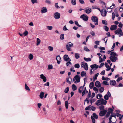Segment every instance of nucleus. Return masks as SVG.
I'll return each mask as SVG.
<instances>
[{"label": "nucleus", "instance_id": "obj_1", "mask_svg": "<svg viewBox=\"0 0 123 123\" xmlns=\"http://www.w3.org/2000/svg\"><path fill=\"white\" fill-rule=\"evenodd\" d=\"M85 86L84 85L83 86H82L78 88V92L79 93H82V96H83L85 94L86 92L87 93L88 92V91L86 90V87H84V88Z\"/></svg>", "mask_w": 123, "mask_h": 123}, {"label": "nucleus", "instance_id": "obj_2", "mask_svg": "<svg viewBox=\"0 0 123 123\" xmlns=\"http://www.w3.org/2000/svg\"><path fill=\"white\" fill-rule=\"evenodd\" d=\"M98 65H97L96 64H95L91 65H90L91 69L90 70V74H92L94 70H97L98 68Z\"/></svg>", "mask_w": 123, "mask_h": 123}, {"label": "nucleus", "instance_id": "obj_3", "mask_svg": "<svg viewBox=\"0 0 123 123\" xmlns=\"http://www.w3.org/2000/svg\"><path fill=\"white\" fill-rule=\"evenodd\" d=\"M81 77L78 74L75 75L73 81L74 83H78L80 81Z\"/></svg>", "mask_w": 123, "mask_h": 123}, {"label": "nucleus", "instance_id": "obj_4", "mask_svg": "<svg viewBox=\"0 0 123 123\" xmlns=\"http://www.w3.org/2000/svg\"><path fill=\"white\" fill-rule=\"evenodd\" d=\"M115 34L119 35V37L123 36V33H122V31L120 28H118L115 32Z\"/></svg>", "mask_w": 123, "mask_h": 123}, {"label": "nucleus", "instance_id": "obj_5", "mask_svg": "<svg viewBox=\"0 0 123 123\" xmlns=\"http://www.w3.org/2000/svg\"><path fill=\"white\" fill-rule=\"evenodd\" d=\"M81 66L82 68H84L85 70H87L88 69L87 64L84 62L81 63Z\"/></svg>", "mask_w": 123, "mask_h": 123}, {"label": "nucleus", "instance_id": "obj_6", "mask_svg": "<svg viewBox=\"0 0 123 123\" xmlns=\"http://www.w3.org/2000/svg\"><path fill=\"white\" fill-rule=\"evenodd\" d=\"M91 118L93 123H95V118L97 119L98 118V117L96 113H93L92 114V115L91 116Z\"/></svg>", "mask_w": 123, "mask_h": 123}, {"label": "nucleus", "instance_id": "obj_7", "mask_svg": "<svg viewBox=\"0 0 123 123\" xmlns=\"http://www.w3.org/2000/svg\"><path fill=\"white\" fill-rule=\"evenodd\" d=\"M91 19L92 22H94L95 25H98V18L96 16H92L91 18Z\"/></svg>", "mask_w": 123, "mask_h": 123}, {"label": "nucleus", "instance_id": "obj_8", "mask_svg": "<svg viewBox=\"0 0 123 123\" xmlns=\"http://www.w3.org/2000/svg\"><path fill=\"white\" fill-rule=\"evenodd\" d=\"M73 43L71 42H69L68 43V44L66 45V47L67 50L68 51H72V49L70 48V47L73 46Z\"/></svg>", "mask_w": 123, "mask_h": 123}, {"label": "nucleus", "instance_id": "obj_9", "mask_svg": "<svg viewBox=\"0 0 123 123\" xmlns=\"http://www.w3.org/2000/svg\"><path fill=\"white\" fill-rule=\"evenodd\" d=\"M80 18L84 21H87L88 19V17L86 15L84 14L81 16Z\"/></svg>", "mask_w": 123, "mask_h": 123}, {"label": "nucleus", "instance_id": "obj_10", "mask_svg": "<svg viewBox=\"0 0 123 123\" xmlns=\"http://www.w3.org/2000/svg\"><path fill=\"white\" fill-rule=\"evenodd\" d=\"M60 15L59 13L56 12L54 13V18L57 19H58L60 18Z\"/></svg>", "mask_w": 123, "mask_h": 123}, {"label": "nucleus", "instance_id": "obj_11", "mask_svg": "<svg viewBox=\"0 0 123 123\" xmlns=\"http://www.w3.org/2000/svg\"><path fill=\"white\" fill-rule=\"evenodd\" d=\"M64 59L65 61L70 62L71 61L70 59L67 55H65L63 56Z\"/></svg>", "mask_w": 123, "mask_h": 123}, {"label": "nucleus", "instance_id": "obj_12", "mask_svg": "<svg viewBox=\"0 0 123 123\" xmlns=\"http://www.w3.org/2000/svg\"><path fill=\"white\" fill-rule=\"evenodd\" d=\"M111 94L109 91L107 92V94L105 95L104 96V98L105 100H108L109 99V97H111Z\"/></svg>", "mask_w": 123, "mask_h": 123}, {"label": "nucleus", "instance_id": "obj_13", "mask_svg": "<svg viewBox=\"0 0 123 123\" xmlns=\"http://www.w3.org/2000/svg\"><path fill=\"white\" fill-rule=\"evenodd\" d=\"M107 111L105 110H104L103 111H101L99 113V115L101 116H102L105 115L107 113Z\"/></svg>", "mask_w": 123, "mask_h": 123}, {"label": "nucleus", "instance_id": "obj_14", "mask_svg": "<svg viewBox=\"0 0 123 123\" xmlns=\"http://www.w3.org/2000/svg\"><path fill=\"white\" fill-rule=\"evenodd\" d=\"M85 12L87 14H89L92 11L91 9L89 7H87L85 9Z\"/></svg>", "mask_w": 123, "mask_h": 123}, {"label": "nucleus", "instance_id": "obj_15", "mask_svg": "<svg viewBox=\"0 0 123 123\" xmlns=\"http://www.w3.org/2000/svg\"><path fill=\"white\" fill-rule=\"evenodd\" d=\"M47 9L46 7H43L41 8L40 12L42 13H44L47 12Z\"/></svg>", "mask_w": 123, "mask_h": 123}, {"label": "nucleus", "instance_id": "obj_16", "mask_svg": "<svg viewBox=\"0 0 123 123\" xmlns=\"http://www.w3.org/2000/svg\"><path fill=\"white\" fill-rule=\"evenodd\" d=\"M101 15L103 17H105L106 16L107 12L106 10L103 9L100 11Z\"/></svg>", "mask_w": 123, "mask_h": 123}, {"label": "nucleus", "instance_id": "obj_17", "mask_svg": "<svg viewBox=\"0 0 123 123\" xmlns=\"http://www.w3.org/2000/svg\"><path fill=\"white\" fill-rule=\"evenodd\" d=\"M116 56H110L109 58L110 59L112 62H115L117 59Z\"/></svg>", "mask_w": 123, "mask_h": 123}, {"label": "nucleus", "instance_id": "obj_18", "mask_svg": "<svg viewBox=\"0 0 123 123\" xmlns=\"http://www.w3.org/2000/svg\"><path fill=\"white\" fill-rule=\"evenodd\" d=\"M95 86L99 88L101 86V85L100 82L99 81H97L95 83Z\"/></svg>", "mask_w": 123, "mask_h": 123}, {"label": "nucleus", "instance_id": "obj_19", "mask_svg": "<svg viewBox=\"0 0 123 123\" xmlns=\"http://www.w3.org/2000/svg\"><path fill=\"white\" fill-rule=\"evenodd\" d=\"M40 78L43 79V81L44 82H45L47 80L46 78L43 74H42L40 75Z\"/></svg>", "mask_w": 123, "mask_h": 123}, {"label": "nucleus", "instance_id": "obj_20", "mask_svg": "<svg viewBox=\"0 0 123 123\" xmlns=\"http://www.w3.org/2000/svg\"><path fill=\"white\" fill-rule=\"evenodd\" d=\"M97 55L99 56V62L100 63L102 62L103 61V60L102 58L101 57V56H102V54L100 53H98L97 54Z\"/></svg>", "mask_w": 123, "mask_h": 123}, {"label": "nucleus", "instance_id": "obj_21", "mask_svg": "<svg viewBox=\"0 0 123 123\" xmlns=\"http://www.w3.org/2000/svg\"><path fill=\"white\" fill-rule=\"evenodd\" d=\"M56 59L57 60V63L58 64H60L61 61L62 60L61 58L59 55H58L56 57Z\"/></svg>", "mask_w": 123, "mask_h": 123}, {"label": "nucleus", "instance_id": "obj_22", "mask_svg": "<svg viewBox=\"0 0 123 123\" xmlns=\"http://www.w3.org/2000/svg\"><path fill=\"white\" fill-rule=\"evenodd\" d=\"M117 28V26L116 25H112L110 29L111 30H116Z\"/></svg>", "mask_w": 123, "mask_h": 123}, {"label": "nucleus", "instance_id": "obj_23", "mask_svg": "<svg viewBox=\"0 0 123 123\" xmlns=\"http://www.w3.org/2000/svg\"><path fill=\"white\" fill-rule=\"evenodd\" d=\"M110 84L111 85L114 86L116 84V82L114 80H111L110 81Z\"/></svg>", "mask_w": 123, "mask_h": 123}, {"label": "nucleus", "instance_id": "obj_24", "mask_svg": "<svg viewBox=\"0 0 123 123\" xmlns=\"http://www.w3.org/2000/svg\"><path fill=\"white\" fill-rule=\"evenodd\" d=\"M107 101L104 100L103 98L101 99V105H105L107 103Z\"/></svg>", "mask_w": 123, "mask_h": 123}, {"label": "nucleus", "instance_id": "obj_25", "mask_svg": "<svg viewBox=\"0 0 123 123\" xmlns=\"http://www.w3.org/2000/svg\"><path fill=\"white\" fill-rule=\"evenodd\" d=\"M96 105L99 106L101 104V99L97 100L95 103Z\"/></svg>", "mask_w": 123, "mask_h": 123}, {"label": "nucleus", "instance_id": "obj_26", "mask_svg": "<svg viewBox=\"0 0 123 123\" xmlns=\"http://www.w3.org/2000/svg\"><path fill=\"white\" fill-rule=\"evenodd\" d=\"M44 93L42 91L40 93L39 95L40 98L42 99L44 97Z\"/></svg>", "mask_w": 123, "mask_h": 123}, {"label": "nucleus", "instance_id": "obj_27", "mask_svg": "<svg viewBox=\"0 0 123 123\" xmlns=\"http://www.w3.org/2000/svg\"><path fill=\"white\" fill-rule=\"evenodd\" d=\"M87 74L86 72L82 71L81 73V76L82 77L86 76Z\"/></svg>", "mask_w": 123, "mask_h": 123}, {"label": "nucleus", "instance_id": "obj_28", "mask_svg": "<svg viewBox=\"0 0 123 123\" xmlns=\"http://www.w3.org/2000/svg\"><path fill=\"white\" fill-rule=\"evenodd\" d=\"M110 56H117V55L116 54L115 52L114 51L111 52L110 54Z\"/></svg>", "mask_w": 123, "mask_h": 123}, {"label": "nucleus", "instance_id": "obj_29", "mask_svg": "<svg viewBox=\"0 0 123 123\" xmlns=\"http://www.w3.org/2000/svg\"><path fill=\"white\" fill-rule=\"evenodd\" d=\"M72 89L73 91H75L77 89V87L74 84H73L72 86Z\"/></svg>", "mask_w": 123, "mask_h": 123}, {"label": "nucleus", "instance_id": "obj_30", "mask_svg": "<svg viewBox=\"0 0 123 123\" xmlns=\"http://www.w3.org/2000/svg\"><path fill=\"white\" fill-rule=\"evenodd\" d=\"M99 74L98 73H97L96 74L95 76L93 78V80L94 81L95 80H96L97 79V77L98 76V75Z\"/></svg>", "mask_w": 123, "mask_h": 123}, {"label": "nucleus", "instance_id": "obj_31", "mask_svg": "<svg viewBox=\"0 0 123 123\" xmlns=\"http://www.w3.org/2000/svg\"><path fill=\"white\" fill-rule=\"evenodd\" d=\"M89 87L91 89H92L94 86V83L92 82L90 83L89 84Z\"/></svg>", "mask_w": 123, "mask_h": 123}, {"label": "nucleus", "instance_id": "obj_32", "mask_svg": "<svg viewBox=\"0 0 123 123\" xmlns=\"http://www.w3.org/2000/svg\"><path fill=\"white\" fill-rule=\"evenodd\" d=\"M80 55L79 53H75V57L76 59L79 58L80 57Z\"/></svg>", "mask_w": 123, "mask_h": 123}, {"label": "nucleus", "instance_id": "obj_33", "mask_svg": "<svg viewBox=\"0 0 123 123\" xmlns=\"http://www.w3.org/2000/svg\"><path fill=\"white\" fill-rule=\"evenodd\" d=\"M102 80L106 81H108L110 80L109 78L108 77H105L104 76H103L102 78Z\"/></svg>", "mask_w": 123, "mask_h": 123}, {"label": "nucleus", "instance_id": "obj_34", "mask_svg": "<svg viewBox=\"0 0 123 123\" xmlns=\"http://www.w3.org/2000/svg\"><path fill=\"white\" fill-rule=\"evenodd\" d=\"M33 57V55L32 54H30L29 55L28 58L31 60H32Z\"/></svg>", "mask_w": 123, "mask_h": 123}, {"label": "nucleus", "instance_id": "obj_35", "mask_svg": "<svg viewBox=\"0 0 123 123\" xmlns=\"http://www.w3.org/2000/svg\"><path fill=\"white\" fill-rule=\"evenodd\" d=\"M84 60L86 62L90 61H91V59L90 58H86V57L84 58Z\"/></svg>", "mask_w": 123, "mask_h": 123}, {"label": "nucleus", "instance_id": "obj_36", "mask_svg": "<svg viewBox=\"0 0 123 123\" xmlns=\"http://www.w3.org/2000/svg\"><path fill=\"white\" fill-rule=\"evenodd\" d=\"M104 90V88L103 87H100L99 89V91L100 92L102 93L103 92Z\"/></svg>", "mask_w": 123, "mask_h": 123}, {"label": "nucleus", "instance_id": "obj_37", "mask_svg": "<svg viewBox=\"0 0 123 123\" xmlns=\"http://www.w3.org/2000/svg\"><path fill=\"white\" fill-rule=\"evenodd\" d=\"M41 40L39 38H37V43L36 44V45L38 46L39 45L40 43Z\"/></svg>", "mask_w": 123, "mask_h": 123}, {"label": "nucleus", "instance_id": "obj_38", "mask_svg": "<svg viewBox=\"0 0 123 123\" xmlns=\"http://www.w3.org/2000/svg\"><path fill=\"white\" fill-rule=\"evenodd\" d=\"M102 97V96L101 94H98L96 95V98L98 99Z\"/></svg>", "mask_w": 123, "mask_h": 123}, {"label": "nucleus", "instance_id": "obj_39", "mask_svg": "<svg viewBox=\"0 0 123 123\" xmlns=\"http://www.w3.org/2000/svg\"><path fill=\"white\" fill-rule=\"evenodd\" d=\"M93 90L96 93H97L98 91V89L97 87H94L93 88Z\"/></svg>", "mask_w": 123, "mask_h": 123}, {"label": "nucleus", "instance_id": "obj_40", "mask_svg": "<svg viewBox=\"0 0 123 123\" xmlns=\"http://www.w3.org/2000/svg\"><path fill=\"white\" fill-rule=\"evenodd\" d=\"M71 2L72 5H75L76 4V0H71Z\"/></svg>", "mask_w": 123, "mask_h": 123}, {"label": "nucleus", "instance_id": "obj_41", "mask_svg": "<svg viewBox=\"0 0 123 123\" xmlns=\"http://www.w3.org/2000/svg\"><path fill=\"white\" fill-rule=\"evenodd\" d=\"M102 84L105 85H107L109 84V83L108 82L106 81H104L103 82Z\"/></svg>", "mask_w": 123, "mask_h": 123}, {"label": "nucleus", "instance_id": "obj_42", "mask_svg": "<svg viewBox=\"0 0 123 123\" xmlns=\"http://www.w3.org/2000/svg\"><path fill=\"white\" fill-rule=\"evenodd\" d=\"M65 105L66 109L68 108V104L67 101H66L65 102Z\"/></svg>", "mask_w": 123, "mask_h": 123}, {"label": "nucleus", "instance_id": "obj_43", "mask_svg": "<svg viewBox=\"0 0 123 123\" xmlns=\"http://www.w3.org/2000/svg\"><path fill=\"white\" fill-rule=\"evenodd\" d=\"M25 89L28 91H30V89L29 88V87H28V86H27L26 84H25Z\"/></svg>", "mask_w": 123, "mask_h": 123}, {"label": "nucleus", "instance_id": "obj_44", "mask_svg": "<svg viewBox=\"0 0 123 123\" xmlns=\"http://www.w3.org/2000/svg\"><path fill=\"white\" fill-rule=\"evenodd\" d=\"M60 38L61 40H63L64 39V34H61L60 35Z\"/></svg>", "mask_w": 123, "mask_h": 123}, {"label": "nucleus", "instance_id": "obj_45", "mask_svg": "<svg viewBox=\"0 0 123 123\" xmlns=\"http://www.w3.org/2000/svg\"><path fill=\"white\" fill-rule=\"evenodd\" d=\"M46 28L49 30H51L53 29V27L52 26H47Z\"/></svg>", "mask_w": 123, "mask_h": 123}, {"label": "nucleus", "instance_id": "obj_46", "mask_svg": "<svg viewBox=\"0 0 123 123\" xmlns=\"http://www.w3.org/2000/svg\"><path fill=\"white\" fill-rule=\"evenodd\" d=\"M104 106L103 105H101L99 106V109L100 110H104Z\"/></svg>", "mask_w": 123, "mask_h": 123}, {"label": "nucleus", "instance_id": "obj_47", "mask_svg": "<svg viewBox=\"0 0 123 123\" xmlns=\"http://www.w3.org/2000/svg\"><path fill=\"white\" fill-rule=\"evenodd\" d=\"M48 48L50 51H52L53 50V47L50 46H49L48 47Z\"/></svg>", "mask_w": 123, "mask_h": 123}, {"label": "nucleus", "instance_id": "obj_48", "mask_svg": "<svg viewBox=\"0 0 123 123\" xmlns=\"http://www.w3.org/2000/svg\"><path fill=\"white\" fill-rule=\"evenodd\" d=\"M53 66L52 65L49 64L48 66V70H50L52 69L53 68Z\"/></svg>", "mask_w": 123, "mask_h": 123}, {"label": "nucleus", "instance_id": "obj_49", "mask_svg": "<svg viewBox=\"0 0 123 123\" xmlns=\"http://www.w3.org/2000/svg\"><path fill=\"white\" fill-rule=\"evenodd\" d=\"M102 23L103 24L105 25H107V21L106 20H102Z\"/></svg>", "mask_w": 123, "mask_h": 123}, {"label": "nucleus", "instance_id": "obj_50", "mask_svg": "<svg viewBox=\"0 0 123 123\" xmlns=\"http://www.w3.org/2000/svg\"><path fill=\"white\" fill-rule=\"evenodd\" d=\"M122 77H118V78L116 80V81L117 82H118L120 80H122Z\"/></svg>", "mask_w": 123, "mask_h": 123}, {"label": "nucleus", "instance_id": "obj_51", "mask_svg": "<svg viewBox=\"0 0 123 123\" xmlns=\"http://www.w3.org/2000/svg\"><path fill=\"white\" fill-rule=\"evenodd\" d=\"M69 90V87H68L65 89L64 92L65 93H67L68 92Z\"/></svg>", "mask_w": 123, "mask_h": 123}, {"label": "nucleus", "instance_id": "obj_52", "mask_svg": "<svg viewBox=\"0 0 123 123\" xmlns=\"http://www.w3.org/2000/svg\"><path fill=\"white\" fill-rule=\"evenodd\" d=\"M104 27L105 30L106 31H108L109 30V28L106 26H104Z\"/></svg>", "mask_w": 123, "mask_h": 123}, {"label": "nucleus", "instance_id": "obj_53", "mask_svg": "<svg viewBox=\"0 0 123 123\" xmlns=\"http://www.w3.org/2000/svg\"><path fill=\"white\" fill-rule=\"evenodd\" d=\"M84 50L86 51H89L90 50L87 47H84Z\"/></svg>", "mask_w": 123, "mask_h": 123}, {"label": "nucleus", "instance_id": "obj_54", "mask_svg": "<svg viewBox=\"0 0 123 123\" xmlns=\"http://www.w3.org/2000/svg\"><path fill=\"white\" fill-rule=\"evenodd\" d=\"M108 111L111 113H112L113 111V110L111 108H109L108 109Z\"/></svg>", "mask_w": 123, "mask_h": 123}, {"label": "nucleus", "instance_id": "obj_55", "mask_svg": "<svg viewBox=\"0 0 123 123\" xmlns=\"http://www.w3.org/2000/svg\"><path fill=\"white\" fill-rule=\"evenodd\" d=\"M95 109L96 108L95 107L92 106L90 107V110H92L93 111H95Z\"/></svg>", "mask_w": 123, "mask_h": 123}, {"label": "nucleus", "instance_id": "obj_56", "mask_svg": "<svg viewBox=\"0 0 123 123\" xmlns=\"http://www.w3.org/2000/svg\"><path fill=\"white\" fill-rule=\"evenodd\" d=\"M75 24L76 25L79 27H81V26L79 25L78 24V22L77 21H75Z\"/></svg>", "mask_w": 123, "mask_h": 123}, {"label": "nucleus", "instance_id": "obj_57", "mask_svg": "<svg viewBox=\"0 0 123 123\" xmlns=\"http://www.w3.org/2000/svg\"><path fill=\"white\" fill-rule=\"evenodd\" d=\"M74 67L75 68H79L80 67V65L78 63L74 65Z\"/></svg>", "mask_w": 123, "mask_h": 123}, {"label": "nucleus", "instance_id": "obj_58", "mask_svg": "<svg viewBox=\"0 0 123 123\" xmlns=\"http://www.w3.org/2000/svg\"><path fill=\"white\" fill-rule=\"evenodd\" d=\"M23 34L24 35V36H27L28 34V31L26 30L23 33Z\"/></svg>", "mask_w": 123, "mask_h": 123}, {"label": "nucleus", "instance_id": "obj_59", "mask_svg": "<svg viewBox=\"0 0 123 123\" xmlns=\"http://www.w3.org/2000/svg\"><path fill=\"white\" fill-rule=\"evenodd\" d=\"M84 85L85 86V84L87 82V78H85L84 79Z\"/></svg>", "mask_w": 123, "mask_h": 123}, {"label": "nucleus", "instance_id": "obj_60", "mask_svg": "<svg viewBox=\"0 0 123 123\" xmlns=\"http://www.w3.org/2000/svg\"><path fill=\"white\" fill-rule=\"evenodd\" d=\"M55 7L57 9H59L60 7L58 5V3H56L55 4Z\"/></svg>", "mask_w": 123, "mask_h": 123}, {"label": "nucleus", "instance_id": "obj_61", "mask_svg": "<svg viewBox=\"0 0 123 123\" xmlns=\"http://www.w3.org/2000/svg\"><path fill=\"white\" fill-rule=\"evenodd\" d=\"M70 79V77H69V78H67L66 79V81L67 82L69 83L70 84L71 83V82L69 80V79Z\"/></svg>", "mask_w": 123, "mask_h": 123}, {"label": "nucleus", "instance_id": "obj_62", "mask_svg": "<svg viewBox=\"0 0 123 123\" xmlns=\"http://www.w3.org/2000/svg\"><path fill=\"white\" fill-rule=\"evenodd\" d=\"M112 19L114 20V18H115V14L114 12H113L112 13Z\"/></svg>", "mask_w": 123, "mask_h": 123}, {"label": "nucleus", "instance_id": "obj_63", "mask_svg": "<svg viewBox=\"0 0 123 123\" xmlns=\"http://www.w3.org/2000/svg\"><path fill=\"white\" fill-rule=\"evenodd\" d=\"M100 42L98 41H96L95 42V43L96 45H99Z\"/></svg>", "mask_w": 123, "mask_h": 123}, {"label": "nucleus", "instance_id": "obj_64", "mask_svg": "<svg viewBox=\"0 0 123 123\" xmlns=\"http://www.w3.org/2000/svg\"><path fill=\"white\" fill-rule=\"evenodd\" d=\"M99 49L101 50H104L105 49V48L102 47H99Z\"/></svg>", "mask_w": 123, "mask_h": 123}]
</instances>
